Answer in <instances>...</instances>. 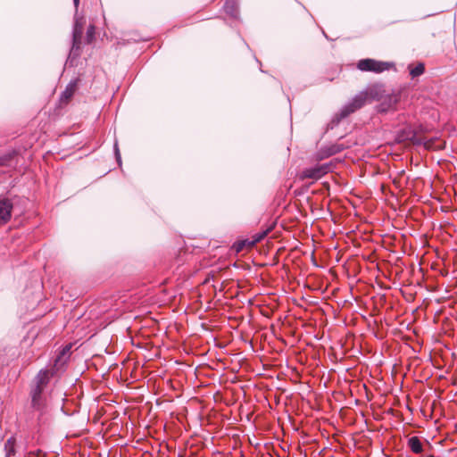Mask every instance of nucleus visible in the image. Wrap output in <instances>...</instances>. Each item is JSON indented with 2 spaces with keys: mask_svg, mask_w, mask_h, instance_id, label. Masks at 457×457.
<instances>
[{
  "mask_svg": "<svg viewBox=\"0 0 457 457\" xmlns=\"http://www.w3.org/2000/svg\"><path fill=\"white\" fill-rule=\"evenodd\" d=\"M53 376L50 370H41L33 380V385L30 390L31 405L33 409L39 412L38 419L41 420L43 415L46 413V399L43 396V392L46 385Z\"/></svg>",
  "mask_w": 457,
  "mask_h": 457,
  "instance_id": "1",
  "label": "nucleus"
},
{
  "mask_svg": "<svg viewBox=\"0 0 457 457\" xmlns=\"http://www.w3.org/2000/svg\"><path fill=\"white\" fill-rule=\"evenodd\" d=\"M394 64L392 62L377 61L375 59H361L357 62V68L361 71H370L374 73H381L390 70Z\"/></svg>",
  "mask_w": 457,
  "mask_h": 457,
  "instance_id": "2",
  "label": "nucleus"
},
{
  "mask_svg": "<svg viewBox=\"0 0 457 457\" xmlns=\"http://www.w3.org/2000/svg\"><path fill=\"white\" fill-rule=\"evenodd\" d=\"M348 117L349 116L345 115L336 116L328 125L326 133H328L330 130L333 131L335 129H337V131L333 133V136L337 137L338 138L345 137L347 133L352 130Z\"/></svg>",
  "mask_w": 457,
  "mask_h": 457,
  "instance_id": "3",
  "label": "nucleus"
},
{
  "mask_svg": "<svg viewBox=\"0 0 457 457\" xmlns=\"http://www.w3.org/2000/svg\"><path fill=\"white\" fill-rule=\"evenodd\" d=\"M80 84L81 79L79 78H76L69 82L59 96L57 102L58 108L62 109L71 103L76 93L79 91Z\"/></svg>",
  "mask_w": 457,
  "mask_h": 457,
  "instance_id": "4",
  "label": "nucleus"
},
{
  "mask_svg": "<svg viewBox=\"0 0 457 457\" xmlns=\"http://www.w3.org/2000/svg\"><path fill=\"white\" fill-rule=\"evenodd\" d=\"M335 168V163L333 162L317 164L313 167L306 168L302 171V178L303 179H319L324 175L331 172Z\"/></svg>",
  "mask_w": 457,
  "mask_h": 457,
  "instance_id": "5",
  "label": "nucleus"
},
{
  "mask_svg": "<svg viewBox=\"0 0 457 457\" xmlns=\"http://www.w3.org/2000/svg\"><path fill=\"white\" fill-rule=\"evenodd\" d=\"M370 103L365 93L362 91L359 92L356 96H354L343 108L340 114H352L361 107H363L366 104Z\"/></svg>",
  "mask_w": 457,
  "mask_h": 457,
  "instance_id": "6",
  "label": "nucleus"
},
{
  "mask_svg": "<svg viewBox=\"0 0 457 457\" xmlns=\"http://www.w3.org/2000/svg\"><path fill=\"white\" fill-rule=\"evenodd\" d=\"M363 92L370 103L374 100H380L386 95L385 85L382 83H374L367 87Z\"/></svg>",
  "mask_w": 457,
  "mask_h": 457,
  "instance_id": "7",
  "label": "nucleus"
},
{
  "mask_svg": "<svg viewBox=\"0 0 457 457\" xmlns=\"http://www.w3.org/2000/svg\"><path fill=\"white\" fill-rule=\"evenodd\" d=\"M12 203L6 197H0V223H6L12 215Z\"/></svg>",
  "mask_w": 457,
  "mask_h": 457,
  "instance_id": "8",
  "label": "nucleus"
},
{
  "mask_svg": "<svg viewBox=\"0 0 457 457\" xmlns=\"http://www.w3.org/2000/svg\"><path fill=\"white\" fill-rule=\"evenodd\" d=\"M81 39L82 37L72 36V45L67 59V62L71 65L73 64V62L79 57L81 54Z\"/></svg>",
  "mask_w": 457,
  "mask_h": 457,
  "instance_id": "9",
  "label": "nucleus"
},
{
  "mask_svg": "<svg viewBox=\"0 0 457 457\" xmlns=\"http://www.w3.org/2000/svg\"><path fill=\"white\" fill-rule=\"evenodd\" d=\"M407 446L415 454H422L423 453V444L418 436H411L408 438Z\"/></svg>",
  "mask_w": 457,
  "mask_h": 457,
  "instance_id": "10",
  "label": "nucleus"
},
{
  "mask_svg": "<svg viewBox=\"0 0 457 457\" xmlns=\"http://www.w3.org/2000/svg\"><path fill=\"white\" fill-rule=\"evenodd\" d=\"M71 348V345H66L56 357L54 361V366L57 369L62 367L66 363L67 360L69 359Z\"/></svg>",
  "mask_w": 457,
  "mask_h": 457,
  "instance_id": "11",
  "label": "nucleus"
},
{
  "mask_svg": "<svg viewBox=\"0 0 457 457\" xmlns=\"http://www.w3.org/2000/svg\"><path fill=\"white\" fill-rule=\"evenodd\" d=\"M78 12V8L76 9V12ZM84 23L85 20L83 17H78L77 14L75 15V22L73 26L72 30V36H75L77 37H82L83 30H84Z\"/></svg>",
  "mask_w": 457,
  "mask_h": 457,
  "instance_id": "12",
  "label": "nucleus"
},
{
  "mask_svg": "<svg viewBox=\"0 0 457 457\" xmlns=\"http://www.w3.org/2000/svg\"><path fill=\"white\" fill-rule=\"evenodd\" d=\"M399 100L398 95H388L385 99V102L382 103V111L387 112L392 110L393 106L397 104Z\"/></svg>",
  "mask_w": 457,
  "mask_h": 457,
  "instance_id": "13",
  "label": "nucleus"
},
{
  "mask_svg": "<svg viewBox=\"0 0 457 457\" xmlns=\"http://www.w3.org/2000/svg\"><path fill=\"white\" fill-rule=\"evenodd\" d=\"M224 11L231 17H237L238 14L237 5L234 0H227L224 4Z\"/></svg>",
  "mask_w": 457,
  "mask_h": 457,
  "instance_id": "14",
  "label": "nucleus"
},
{
  "mask_svg": "<svg viewBox=\"0 0 457 457\" xmlns=\"http://www.w3.org/2000/svg\"><path fill=\"white\" fill-rule=\"evenodd\" d=\"M270 231V228L264 229L252 236V239L249 242V247L253 246L255 244L261 242Z\"/></svg>",
  "mask_w": 457,
  "mask_h": 457,
  "instance_id": "15",
  "label": "nucleus"
},
{
  "mask_svg": "<svg viewBox=\"0 0 457 457\" xmlns=\"http://www.w3.org/2000/svg\"><path fill=\"white\" fill-rule=\"evenodd\" d=\"M410 75L411 78H416L422 75L425 71V65L422 62H419L415 67L409 66Z\"/></svg>",
  "mask_w": 457,
  "mask_h": 457,
  "instance_id": "16",
  "label": "nucleus"
},
{
  "mask_svg": "<svg viewBox=\"0 0 457 457\" xmlns=\"http://www.w3.org/2000/svg\"><path fill=\"white\" fill-rule=\"evenodd\" d=\"M332 153L329 151L327 145H324L320 148V150L315 154V158L317 161H321L326 158L332 156Z\"/></svg>",
  "mask_w": 457,
  "mask_h": 457,
  "instance_id": "17",
  "label": "nucleus"
},
{
  "mask_svg": "<svg viewBox=\"0 0 457 457\" xmlns=\"http://www.w3.org/2000/svg\"><path fill=\"white\" fill-rule=\"evenodd\" d=\"M249 242H251L249 239H245L238 241L234 244L233 248L236 250L237 253L241 252L245 246H249Z\"/></svg>",
  "mask_w": 457,
  "mask_h": 457,
  "instance_id": "18",
  "label": "nucleus"
},
{
  "mask_svg": "<svg viewBox=\"0 0 457 457\" xmlns=\"http://www.w3.org/2000/svg\"><path fill=\"white\" fill-rule=\"evenodd\" d=\"M95 39V26L89 25L87 29L86 40L87 44H91Z\"/></svg>",
  "mask_w": 457,
  "mask_h": 457,
  "instance_id": "19",
  "label": "nucleus"
},
{
  "mask_svg": "<svg viewBox=\"0 0 457 457\" xmlns=\"http://www.w3.org/2000/svg\"><path fill=\"white\" fill-rule=\"evenodd\" d=\"M327 146L328 147L329 151L332 153L333 155L345 149V146L342 144H331Z\"/></svg>",
  "mask_w": 457,
  "mask_h": 457,
  "instance_id": "20",
  "label": "nucleus"
},
{
  "mask_svg": "<svg viewBox=\"0 0 457 457\" xmlns=\"http://www.w3.org/2000/svg\"><path fill=\"white\" fill-rule=\"evenodd\" d=\"M113 152H114V155H115V158H116V161H117L119 166H121V156H120L117 139H115V141H114Z\"/></svg>",
  "mask_w": 457,
  "mask_h": 457,
  "instance_id": "21",
  "label": "nucleus"
},
{
  "mask_svg": "<svg viewBox=\"0 0 457 457\" xmlns=\"http://www.w3.org/2000/svg\"><path fill=\"white\" fill-rule=\"evenodd\" d=\"M12 444V438L8 439L5 443V450L7 452L6 456L8 457L11 454V452H12V449H9V445Z\"/></svg>",
  "mask_w": 457,
  "mask_h": 457,
  "instance_id": "22",
  "label": "nucleus"
},
{
  "mask_svg": "<svg viewBox=\"0 0 457 457\" xmlns=\"http://www.w3.org/2000/svg\"><path fill=\"white\" fill-rule=\"evenodd\" d=\"M73 4H74L75 8L77 9L79 4V0H73Z\"/></svg>",
  "mask_w": 457,
  "mask_h": 457,
  "instance_id": "23",
  "label": "nucleus"
},
{
  "mask_svg": "<svg viewBox=\"0 0 457 457\" xmlns=\"http://www.w3.org/2000/svg\"><path fill=\"white\" fill-rule=\"evenodd\" d=\"M414 137V133H412L411 135H408L406 137L407 139H411L412 137Z\"/></svg>",
  "mask_w": 457,
  "mask_h": 457,
  "instance_id": "24",
  "label": "nucleus"
}]
</instances>
